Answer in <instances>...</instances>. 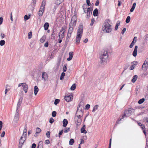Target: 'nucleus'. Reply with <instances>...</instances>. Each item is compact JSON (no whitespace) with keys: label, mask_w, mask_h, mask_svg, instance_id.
Here are the masks:
<instances>
[{"label":"nucleus","mask_w":148,"mask_h":148,"mask_svg":"<svg viewBox=\"0 0 148 148\" xmlns=\"http://www.w3.org/2000/svg\"><path fill=\"white\" fill-rule=\"evenodd\" d=\"M45 1L43 0L42 2L40 8L39 10H41L42 11H44L45 6Z\"/></svg>","instance_id":"9b49d317"},{"label":"nucleus","mask_w":148,"mask_h":148,"mask_svg":"<svg viewBox=\"0 0 148 148\" xmlns=\"http://www.w3.org/2000/svg\"><path fill=\"white\" fill-rule=\"evenodd\" d=\"M86 126L85 125H84L83 126L81 129V132L82 133L86 134L87 131L85 130Z\"/></svg>","instance_id":"aec40b11"},{"label":"nucleus","mask_w":148,"mask_h":148,"mask_svg":"<svg viewBox=\"0 0 148 148\" xmlns=\"http://www.w3.org/2000/svg\"><path fill=\"white\" fill-rule=\"evenodd\" d=\"M39 89L37 86H35L34 87V93L35 95H36L38 92Z\"/></svg>","instance_id":"393cba45"},{"label":"nucleus","mask_w":148,"mask_h":148,"mask_svg":"<svg viewBox=\"0 0 148 148\" xmlns=\"http://www.w3.org/2000/svg\"><path fill=\"white\" fill-rule=\"evenodd\" d=\"M5 43V41L4 40H2L0 41V45L1 46H3Z\"/></svg>","instance_id":"c9c22d12"},{"label":"nucleus","mask_w":148,"mask_h":148,"mask_svg":"<svg viewBox=\"0 0 148 148\" xmlns=\"http://www.w3.org/2000/svg\"><path fill=\"white\" fill-rule=\"evenodd\" d=\"M50 131H47L46 134V135L47 138H49L50 137Z\"/></svg>","instance_id":"603ef678"},{"label":"nucleus","mask_w":148,"mask_h":148,"mask_svg":"<svg viewBox=\"0 0 148 148\" xmlns=\"http://www.w3.org/2000/svg\"><path fill=\"white\" fill-rule=\"evenodd\" d=\"M76 23H73L72 22H70L69 23V27L73 28L74 27H75L76 26Z\"/></svg>","instance_id":"bb28decb"},{"label":"nucleus","mask_w":148,"mask_h":148,"mask_svg":"<svg viewBox=\"0 0 148 148\" xmlns=\"http://www.w3.org/2000/svg\"><path fill=\"white\" fill-rule=\"evenodd\" d=\"M148 67V65H147V64H146V63H144L143 64L142 66V68L143 69L144 67L145 68H146L147 67Z\"/></svg>","instance_id":"6e6d98bb"},{"label":"nucleus","mask_w":148,"mask_h":148,"mask_svg":"<svg viewBox=\"0 0 148 148\" xmlns=\"http://www.w3.org/2000/svg\"><path fill=\"white\" fill-rule=\"evenodd\" d=\"M63 132V130H62L60 132H59V133L58 136L59 137H60V136L62 135V134Z\"/></svg>","instance_id":"4d7b16f0"},{"label":"nucleus","mask_w":148,"mask_h":148,"mask_svg":"<svg viewBox=\"0 0 148 148\" xmlns=\"http://www.w3.org/2000/svg\"><path fill=\"white\" fill-rule=\"evenodd\" d=\"M5 134V132L4 131H3L1 134V136L2 137H4Z\"/></svg>","instance_id":"338daca9"},{"label":"nucleus","mask_w":148,"mask_h":148,"mask_svg":"<svg viewBox=\"0 0 148 148\" xmlns=\"http://www.w3.org/2000/svg\"><path fill=\"white\" fill-rule=\"evenodd\" d=\"M41 130L39 127H37L36 129V134H39Z\"/></svg>","instance_id":"e433bc0d"},{"label":"nucleus","mask_w":148,"mask_h":148,"mask_svg":"<svg viewBox=\"0 0 148 148\" xmlns=\"http://www.w3.org/2000/svg\"><path fill=\"white\" fill-rule=\"evenodd\" d=\"M133 109L132 108H130L128 110L125 111L124 114L122 116V118H123L125 116L126 117L130 116L133 113Z\"/></svg>","instance_id":"7ed1b4c3"},{"label":"nucleus","mask_w":148,"mask_h":148,"mask_svg":"<svg viewBox=\"0 0 148 148\" xmlns=\"http://www.w3.org/2000/svg\"><path fill=\"white\" fill-rule=\"evenodd\" d=\"M66 28H62L60 30V32L59 34V37L60 38H61L62 39L64 37V33L66 31Z\"/></svg>","instance_id":"0eeeda50"},{"label":"nucleus","mask_w":148,"mask_h":148,"mask_svg":"<svg viewBox=\"0 0 148 148\" xmlns=\"http://www.w3.org/2000/svg\"><path fill=\"white\" fill-rule=\"evenodd\" d=\"M0 36H1V38L2 39H3L5 37V34H4L3 33H1V34Z\"/></svg>","instance_id":"69168bd1"},{"label":"nucleus","mask_w":148,"mask_h":148,"mask_svg":"<svg viewBox=\"0 0 148 148\" xmlns=\"http://www.w3.org/2000/svg\"><path fill=\"white\" fill-rule=\"evenodd\" d=\"M49 26V24L48 23H45L44 25V27L45 30H47L48 29Z\"/></svg>","instance_id":"412c9836"},{"label":"nucleus","mask_w":148,"mask_h":148,"mask_svg":"<svg viewBox=\"0 0 148 148\" xmlns=\"http://www.w3.org/2000/svg\"><path fill=\"white\" fill-rule=\"evenodd\" d=\"M138 78V76L136 75H135L133 76L132 79L131 81L133 83L135 82L136 80Z\"/></svg>","instance_id":"a878e982"},{"label":"nucleus","mask_w":148,"mask_h":148,"mask_svg":"<svg viewBox=\"0 0 148 148\" xmlns=\"http://www.w3.org/2000/svg\"><path fill=\"white\" fill-rule=\"evenodd\" d=\"M82 120V117L75 116V123H76L77 125L79 126L80 125Z\"/></svg>","instance_id":"423d86ee"},{"label":"nucleus","mask_w":148,"mask_h":148,"mask_svg":"<svg viewBox=\"0 0 148 148\" xmlns=\"http://www.w3.org/2000/svg\"><path fill=\"white\" fill-rule=\"evenodd\" d=\"M32 37V32H30L28 34V38L29 39H30Z\"/></svg>","instance_id":"49530a36"},{"label":"nucleus","mask_w":148,"mask_h":148,"mask_svg":"<svg viewBox=\"0 0 148 148\" xmlns=\"http://www.w3.org/2000/svg\"><path fill=\"white\" fill-rule=\"evenodd\" d=\"M120 21H118L116 24V26L115 27V30H116L118 28V27L120 25Z\"/></svg>","instance_id":"cd10ccee"},{"label":"nucleus","mask_w":148,"mask_h":148,"mask_svg":"<svg viewBox=\"0 0 148 148\" xmlns=\"http://www.w3.org/2000/svg\"><path fill=\"white\" fill-rule=\"evenodd\" d=\"M54 120L53 118L51 117L50 119L49 122L50 123L52 124L54 122Z\"/></svg>","instance_id":"3c124183"},{"label":"nucleus","mask_w":148,"mask_h":148,"mask_svg":"<svg viewBox=\"0 0 148 148\" xmlns=\"http://www.w3.org/2000/svg\"><path fill=\"white\" fill-rule=\"evenodd\" d=\"M98 107V105H96L95 106H94V107H93V110H92V112H95V111H96L97 110V109Z\"/></svg>","instance_id":"ea45409f"},{"label":"nucleus","mask_w":148,"mask_h":148,"mask_svg":"<svg viewBox=\"0 0 148 148\" xmlns=\"http://www.w3.org/2000/svg\"><path fill=\"white\" fill-rule=\"evenodd\" d=\"M50 142L49 140H45V143L47 145L50 143Z\"/></svg>","instance_id":"680f3d73"},{"label":"nucleus","mask_w":148,"mask_h":148,"mask_svg":"<svg viewBox=\"0 0 148 148\" xmlns=\"http://www.w3.org/2000/svg\"><path fill=\"white\" fill-rule=\"evenodd\" d=\"M67 66V64H65L64 66H63V72H65L66 71V69H67V67L66 66Z\"/></svg>","instance_id":"72a5a7b5"},{"label":"nucleus","mask_w":148,"mask_h":148,"mask_svg":"<svg viewBox=\"0 0 148 148\" xmlns=\"http://www.w3.org/2000/svg\"><path fill=\"white\" fill-rule=\"evenodd\" d=\"M145 100L144 98H142L140 99L138 101V103L139 104H141L143 103Z\"/></svg>","instance_id":"473e14b6"},{"label":"nucleus","mask_w":148,"mask_h":148,"mask_svg":"<svg viewBox=\"0 0 148 148\" xmlns=\"http://www.w3.org/2000/svg\"><path fill=\"white\" fill-rule=\"evenodd\" d=\"M42 78L44 79V81H46L48 79V76L46 73L45 72H43L42 75Z\"/></svg>","instance_id":"2eb2a0df"},{"label":"nucleus","mask_w":148,"mask_h":148,"mask_svg":"<svg viewBox=\"0 0 148 148\" xmlns=\"http://www.w3.org/2000/svg\"><path fill=\"white\" fill-rule=\"evenodd\" d=\"M77 19V18L76 16L75 15H74L72 17L71 22L72 21V22H73V23H76Z\"/></svg>","instance_id":"6ab92c4d"},{"label":"nucleus","mask_w":148,"mask_h":148,"mask_svg":"<svg viewBox=\"0 0 148 148\" xmlns=\"http://www.w3.org/2000/svg\"><path fill=\"white\" fill-rule=\"evenodd\" d=\"M3 126V123L1 121H0V130H1Z\"/></svg>","instance_id":"13d9d810"},{"label":"nucleus","mask_w":148,"mask_h":148,"mask_svg":"<svg viewBox=\"0 0 148 148\" xmlns=\"http://www.w3.org/2000/svg\"><path fill=\"white\" fill-rule=\"evenodd\" d=\"M126 30V28H124L122 30V32H121V34H123L124 33H125V32Z\"/></svg>","instance_id":"e2e57ef3"},{"label":"nucleus","mask_w":148,"mask_h":148,"mask_svg":"<svg viewBox=\"0 0 148 148\" xmlns=\"http://www.w3.org/2000/svg\"><path fill=\"white\" fill-rule=\"evenodd\" d=\"M65 75V73L64 72L62 73L60 77V80H62L64 79V77Z\"/></svg>","instance_id":"f704fd0d"},{"label":"nucleus","mask_w":148,"mask_h":148,"mask_svg":"<svg viewBox=\"0 0 148 148\" xmlns=\"http://www.w3.org/2000/svg\"><path fill=\"white\" fill-rule=\"evenodd\" d=\"M70 128L69 127H66L64 129V132L65 133H66L69 132V131L70 130Z\"/></svg>","instance_id":"37998d69"},{"label":"nucleus","mask_w":148,"mask_h":148,"mask_svg":"<svg viewBox=\"0 0 148 148\" xmlns=\"http://www.w3.org/2000/svg\"><path fill=\"white\" fill-rule=\"evenodd\" d=\"M83 31V26L82 25L80 24L78 27V29L77 30V35L78 36H82Z\"/></svg>","instance_id":"20e7f679"},{"label":"nucleus","mask_w":148,"mask_h":148,"mask_svg":"<svg viewBox=\"0 0 148 148\" xmlns=\"http://www.w3.org/2000/svg\"><path fill=\"white\" fill-rule=\"evenodd\" d=\"M69 57L68 58L67 60L69 61L71 60L73 56V52H71L69 53Z\"/></svg>","instance_id":"a211bd4d"},{"label":"nucleus","mask_w":148,"mask_h":148,"mask_svg":"<svg viewBox=\"0 0 148 148\" xmlns=\"http://www.w3.org/2000/svg\"><path fill=\"white\" fill-rule=\"evenodd\" d=\"M19 113L18 110H16V112L14 116L13 121V123L15 124L17 123L19 120Z\"/></svg>","instance_id":"39448f33"},{"label":"nucleus","mask_w":148,"mask_h":148,"mask_svg":"<svg viewBox=\"0 0 148 148\" xmlns=\"http://www.w3.org/2000/svg\"><path fill=\"white\" fill-rule=\"evenodd\" d=\"M76 88V85L75 84H73L71 87V90H74Z\"/></svg>","instance_id":"2f4dec72"},{"label":"nucleus","mask_w":148,"mask_h":148,"mask_svg":"<svg viewBox=\"0 0 148 148\" xmlns=\"http://www.w3.org/2000/svg\"><path fill=\"white\" fill-rule=\"evenodd\" d=\"M143 120L146 122L148 123V118L145 117L143 119Z\"/></svg>","instance_id":"bf43d9fd"},{"label":"nucleus","mask_w":148,"mask_h":148,"mask_svg":"<svg viewBox=\"0 0 148 148\" xmlns=\"http://www.w3.org/2000/svg\"><path fill=\"white\" fill-rule=\"evenodd\" d=\"M138 47L137 46H135V47L134 51L132 53V55L134 57H136L137 56Z\"/></svg>","instance_id":"dca6fc26"},{"label":"nucleus","mask_w":148,"mask_h":148,"mask_svg":"<svg viewBox=\"0 0 148 148\" xmlns=\"http://www.w3.org/2000/svg\"><path fill=\"white\" fill-rule=\"evenodd\" d=\"M90 106L89 104H87L86 105L85 107L86 109H88L90 108Z\"/></svg>","instance_id":"0e129e2a"},{"label":"nucleus","mask_w":148,"mask_h":148,"mask_svg":"<svg viewBox=\"0 0 148 148\" xmlns=\"http://www.w3.org/2000/svg\"><path fill=\"white\" fill-rule=\"evenodd\" d=\"M98 11L97 8L95 9L93 11V15L94 16H97L98 15Z\"/></svg>","instance_id":"b1692460"},{"label":"nucleus","mask_w":148,"mask_h":148,"mask_svg":"<svg viewBox=\"0 0 148 148\" xmlns=\"http://www.w3.org/2000/svg\"><path fill=\"white\" fill-rule=\"evenodd\" d=\"M100 58L101 60V62H105L106 60H107L108 58V52L105 50L102 51L101 53Z\"/></svg>","instance_id":"f03ea898"},{"label":"nucleus","mask_w":148,"mask_h":148,"mask_svg":"<svg viewBox=\"0 0 148 148\" xmlns=\"http://www.w3.org/2000/svg\"><path fill=\"white\" fill-rule=\"evenodd\" d=\"M130 16H127L126 19V20L125 21V22L127 23H128L130 22Z\"/></svg>","instance_id":"4c0bfd02"},{"label":"nucleus","mask_w":148,"mask_h":148,"mask_svg":"<svg viewBox=\"0 0 148 148\" xmlns=\"http://www.w3.org/2000/svg\"><path fill=\"white\" fill-rule=\"evenodd\" d=\"M46 39V36H43L40 40V41L41 42H43Z\"/></svg>","instance_id":"7c9ffc66"},{"label":"nucleus","mask_w":148,"mask_h":148,"mask_svg":"<svg viewBox=\"0 0 148 148\" xmlns=\"http://www.w3.org/2000/svg\"><path fill=\"white\" fill-rule=\"evenodd\" d=\"M95 19L94 18H92L91 19V23L90 24L91 26H92L93 25L94 23L95 22Z\"/></svg>","instance_id":"864d4df0"},{"label":"nucleus","mask_w":148,"mask_h":148,"mask_svg":"<svg viewBox=\"0 0 148 148\" xmlns=\"http://www.w3.org/2000/svg\"><path fill=\"white\" fill-rule=\"evenodd\" d=\"M83 115V110L82 109L79 110V109H77L75 116L82 117Z\"/></svg>","instance_id":"6e6552de"},{"label":"nucleus","mask_w":148,"mask_h":148,"mask_svg":"<svg viewBox=\"0 0 148 148\" xmlns=\"http://www.w3.org/2000/svg\"><path fill=\"white\" fill-rule=\"evenodd\" d=\"M93 10V8L92 7H90V8H87V16H90V15L92 14V11Z\"/></svg>","instance_id":"9d476101"},{"label":"nucleus","mask_w":148,"mask_h":148,"mask_svg":"<svg viewBox=\"0 0 148 148\" xmlns=\"http://www.w3.org/2000/svg\"><path fill=\"white\" fill-rule=\"evenodd\" d=\"M23 99V97L21 96H20L19 97L18 101L17 104V107L16 110H18V109L20 108V106L21 105Z\"/></svg>","instance_id":"1a4fd4ad"},{"label":"nucleus","mask_w":148,"mask_h":148,"mask_svg":"<svg viewBox=\"0 0 148 148\" xmlns=\"http://www.w3.org/2000/svg\"><path fill=\"white\" fill-rule=\"evenodd\" d=\"M60 101V100L58 99H56L55 100L54 104L55 105H56L58 104Z\"/></svg>","instance_id":"79ce46f5"},{"label":"nucleus","mask_w":148,"mask_h":148,"mask_svg":"<svg viewBox=\"0 0 148 148\" xmlns=\"http://www.w3.org/2000/svg\"><path fill=\"white\" fill-rule=\"evenodd\" d=\"M27 127H26L25 128V129L24 130H23V136L24 134V133H25L26 134H25V135H27Z\"/></svg>","instance_id":"5fc2aeb1"},{"label":"nucleus","mask_w":148,"mask_h":148,"mask_svg":"<svg viewBox=\"0 0 148 148\" xmlns=\"http://www.w3.org/2000/svg\"><path fill=\"white\" fill-rule=\"evenodd\" d=\"M64 0H56V3L58 4H60L62 3Z\"/></svg>","instance_id":"de8ad7c7"},{"label":"nucleus","mask_w":148,"mask_h":148,"mask_svg":"<svg viewBox=\"0 0 148 148\" xmlns=\"http://www.w3.org/2000/svg\"><path fill=\"white\" fill-rule=\"evenodd\" d=\"M36 144L35 143H34L32 144V148H36Z\"/></svg>","instance_id":"774afa93"},{"label":"nucleus","mask_w":148,"mask_h":148,"mask_svg":"<svg viewBox=\"0 0 148 148\" xmlns=\"http://www.w3.org/2000/svg\"><path fill=\"white\" fill-rule=\"evenodd\" d=\"M36 2V0H32L31 3V5L32 8H34Z\"/></svg>","instance_id":"c85d7f7f"},{"label":"nucleus","mask_w":148,"mask_h":148,"mask_svg":"<svg viewBox=\"0 0 148 148\" xmlns=\"http://www.w3.org/2000/svg\"><path fill=\"white\" fill-rule=\"evenodd\" d=\"M73 30V28L69 27L68 32L69 33H72Z\"/></svg>","instance_id":"a18cd8bd"},{"label":"nucleus","mask_w":148,"mask_h":148,"mask_svg":"<svg viewBox=\"0 0 148 148\" xmlns=\"http://www.w3.org/2000/svg\"><path fill=\"white\" fill-rule=\"evenodd\" d=\"M44 11H42L41 10H39L38 12V14L39 16H41L43 13Z\"/></svg>","instance_id":"58836bf2"},{"label":"nucleus","mask_w":148,"mask_h":148,"mask_svg":"<svg viewBox=\"0 0 148 148\" xmlns=\"http://www.w3.org/2000/svg\"><path fill=\"white\" fill-rule=\"evenodd\" d=\"M29 16H28L27 15H25L24 16V18L25 20L26 21L27 20H28L30 18Z\"/></svg>","instance_id":"8fccbe9b"},{"label":"nucleus","mask_w":148,"mask_h":148,"mask_svg":"<svg viewBox=\"0 0 148 148\" xmlns=\"http://www.w3.org/2000/svg\"><path fill=\"white\" fill-rule=\"evenodd\" d=\"M65 100L68 102H69L73 99V96L72 95L69 96H65L64 97Z\"/></svg>","instance_id":"f8f14e48"},{"label":"nucleus","mask_w":148,"mask_h":148,"mask_svg":"<svg viewBox=\"0 0 148 148\" xmlns=\"http://www.w3.org/2000/svg\"><path fill=\"white\" fill-rule=\"evenodd\" d=\"M55 34L54 33V31H53L51 35V39H53L55 38Z\"/></svg>","instance_id":"a19ab883"},{"label":"nucleus","mask_w":148,"mask_h":148,"mask_svg":"<svg viewBox=\"0 0 148 148\" xmlns=\"http://www.w3.org/2000/svg\"><path fill=\"white\" fill-rule=\"evenodd\" d=\"M68 123V121L66 119H64L63 121V126L66 127Z\"/></svg>","instance_id":"4be33fe9"},{"label":"nucleus","mask_w":148,"mask_h":148,"mask_svg":"<svg viewBox=\"0 0 148 148\" xmlns=\"http://www.w3.org/2000/svg\"><path fill=\"white\" fill-rule=\"evenodd\" d=\"M81 37L82 36L76 35L75 42L76 44L78 45L79 44Z\"/></svg>","instance_id":"f3484780"},{"label":"nucleus","mask_w":148,"mask_h":148,"mask_svg":"<svg viewBox=\"0 0 148 148\" xmlns=\"http://www.w3.org/2000/svg\"><path fill=\"white\" fill-rule=\"evenodd\" d=\"M43 144L42 141H40L38 143L37 148H43Z\"/></svg>","instance_id":"5701e85b"},{"label":"nucleus","mask_w":148,"mask_h":148,"mask_svg":"<svg viewBox=\"0 0 148 148\" xmlns=\"http://www.w3.org/2000/svg\"><path fill=\"white\" fill-rule=\"evenodd\" d=\"M112 25L107 22H105L103 25L102 30L104 32L110 33L112 30Z\"/></svg>","instance_id":"f257e3e1"},{"label":"nucleus","mask_w":148,"mask_h":148,"mask_svg":"<svg viewBox=\"0 0 148 148\" xmlns=\"http://www.w3.org/2000/svg\"><path fill=\"white\" fill-rule=\"evenodd\" d=\"M22 87H23V90L25 91V93H27L28 88L27 85L25 83H23V84L22 85Z\"/></svg>","instance_id":"ddd939ff"},{"label":"nucleus","mask_w":148,"mask_h":148,"mask_svg":"<svg viewBox=\"0 0 148 148\" xmlns=\"http://www.w3.org/2000/svg\"><path fill=\"white\" fill-rule=\"evenodd\" d=\"M74 140L73 139L71 138L70 139L69 142V144L70 145H73L74 143Z\"/></svg>","instance_id":"c756f323"},{"label":"nucleus","mask_w":148,"mask_h":148,"mask_svg":"<svg viewBox=\"0 0 148 148\" xmlns=\"http://www.w3.org/2000/svg\"><path fill=\"white\" fill-rule=\"evenodd\" d=\"M135 67V66H134V65H132L130 67V69L131 70H133Z\"/></svg>","instance_id":"052dcab7"},{"label":"nucleus","mask_w":148,"mask_h":148,"mask_svg":"<svg viewBox=\"0 0 148 148\" xmlns=\"http://www.w3.org/2000/svg\"><path fill=\"white\" fill-rule=\"evenodd\" d=\"M23 137L22 136H21L20 138L19 144L18 146V148H21L22 146V145L23 144L25 140H26V139L25 140H23Z\"/></svg>","instance_id":"4468645a"},{"label":"nucleus","mask_w":148,"mask_h":148,"mask_svg":"<svg viewBox=\"0 0 148 148\" xmlns=\"http://www.w3.org/2000/svg\"><path fill=\"white\" fill-rule=\"evenodd\" d=\"M134 43L135 42H134V40H133L129 46L130 47V48H132L134 46Z\"/></svg>","instance_id":"09e8293b"},{"label":"nucleus","mask_w":148,"mask_h":148,"mask_svg":"<svg viewBox=\"0 0 148 148\" xmlns=\"http://www.w3.org/2000/svg\"><path fill=\"white\" fill-rule=\"evenodd\" d=\"M57 112L56 111H53L52 112V116L53 117H55L56 115Z\"/></svg>","instance_id":"c03bdc74"}]
</instances>
